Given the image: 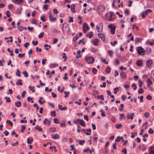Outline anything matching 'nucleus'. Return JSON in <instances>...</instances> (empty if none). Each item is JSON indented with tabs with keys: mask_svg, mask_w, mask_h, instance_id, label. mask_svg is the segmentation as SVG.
<instances>
[{
	"mask_svg": "<svg viewBox=\"0 0 154 154\" xmlns=\"http://www.w3.org/2000/svg\"><path fill=\"white\" fill-rule=\"evenodd\" d=\"M131 87L132 88H134L133 89L134 90H135L137 88V87L136 86V85L135 84H133L131 85Z\"/></svg>",
	"mask_w": 154,
	"mask_h": 154,
	"instance_id": "obj_44",
	"label": "nucleus"
},
{
	"mask_svg": "<svg viewBox=\"0 0 154 154\" xmlns=\"http://www.w3.org/2000/svg\"><path fill=\"white\" fill-rule=\"evenodd\" d=\"M10 13V11H7L6 12V14L8 17H9L10 16V15L9 14Z\"/></svg>",
	"mask_w": 154,
	"mask_h": 154,
	"instance_id": "obj_61",
	"label": "nucleus"
},
{
	"mask_svg": "<svg viewBox=\"0 0 154 154\" xmlns=\"http://www.w3.org/2000/svg\"><path fill=\"white\" fill-rule=\"evenodd\" d=\"M44 46L45 47V49L47 50H49V48H47V47H49V48H51V46L50 45H48L47 44H45L44 45Z\"/></svg>",
	"mask_w": 154,
	"mask_h": 154,
	"instance_id": "obj_29",
	"label": "nucleus"
},
{
	"mask_svg": "<svg viewBox=\"0 0 154 154\" xmlns=\"http://www.w3.org/2000/svg\"><path fill=\"white\" fill-rule=\"evenodd\" d=\"M147 99L151 100L152 99V97L150 95H147L146 97Z\"/></svg>",
	"mask_w": 154,
	"mask_h": 154,
	"instance_id": "obj_53",
	"label": "nucleus"
},
{
	"mask_svg": "<svg viewBox=\"0 0 154 154\" xmlns=\"http://www.w3.org/2000/svg\"><path fill=\"white\" fill-rule=\"evenodd\" d=\"M152 12V10L150 9H147L146 10L145 12H142V18H144L145 16L149 12L151 13Z\"/></svg>",
	"mask_w": 154,
	"mask_h": 154,
	"instance_id": "obj_9",
	"label": "nucleus"
},
{
	"mask_svg": "<svg viewBox=\"0 0 154 154\" xmlns=\"http://www.w3.org/2000/svg\"><path fill=\"white\" fill-rule=\"evenodd\" d=\"M58 66V64L57 63H52L51 64L50 66V67H54Z\"/></svg>",
	"mask_w": 154,
	"mask_h": 154,
	"instance_id": "obj_41",
	"label": "nucleus"
},
{
	"mask_svg": "<svg viewBox=\"0 0 154 154\" xmlns=\"http://www.w3.org/2000/svg\"><path fill=\"white\" fill-rule=\"evenodd\" d=\"M49 18L51 21H53L55 20L56 19V18H54L52 17L51 13H49Z\"/></svg>",
	"mask_w": 154,
	"mask_h": 154,
	"instance_id": "obj_19",
	"label": "nucleus"
},
{
	"mask_svg": "<svg viewBox=\"0 0 154 154\" xmlns=\"http://www.w3.org/2000/svg\"><path fill=\"white\" fill-rule=\"evenodd\" d=\"M33 141V140L32 139L31 140H30L29 138L27 139V143L29 144H30L32 143Z\"/></svg>",
	"mask_w": 154,
	"mask_h": 154,
	"instance_id": "obj_33",
	"label": "nucleus"
},
{
	"mask_svg": "<svg viewBox=\"0 0 154 154\" xmlns=\"http://www.w3.org/2000/svg\"><path fill=\"white\" fill-rule=\"evenodd\" d=\"M137 53L140 55H142L143 53H144L145 52L144 49L141 47H137Z\"/></svg>",
	"mask_w": 154,
	"mask_h": 154,
	"instance_id": "obj_7",
	"label": "nucleus"
},
{
	"mask_svg": "<svg viewBox=\"0 0 154 154\" xmlns=\"http://www.w3.org/2000/svg\"><path fill=\"white\" fill-rule=\"evenodd\" d=\"M120 75L121 77L124 79H125L126 77V73L125 72L122 71V72L120 73Z\"/></svg>",
	"mask_w": 154,
	"mask_h": 154,
	"instance_id": "obj_16",
	"label": "nucleus"
},
{
	"mask_svg": "<svg viewBox=\"0 0 154 154\" xmlns=\"http://www.w3.org/2000/svg\"><path fill=\"white\" fill-rule=\"evenodd\" d=\"M6 123H8L9 124V125L11 126H12L13 125V124L12 122H11L10 120H8L7 121Z\"/></svg>",
	"mask_w": 154,
	"mask_h": 154,
	"instance_id": "obj_45",
	"label": "nucleus"
},
{
	"mask_svg": "<svg viewBox=\"0 0 154 154\" xmlns=\"http://www.w3.org/2000/svg\"><path fill=\"white\" fill-rule=\"evenodd\" d=\"M73 17H70L69 18V20L68 21L69 23L72 22H73Z\"/></svg>",
	"mask_w": 154,
	"mask_h": 154,
	"instance_id": "obj_60",
	"label": "nucleus"
},
{
	"mask_svg": "<svg viewBox=\"0 0 154 154\" xmlns=\"http://www.w3.org/2000/svg\"><path fill=\"white\" fill-rule=\"evenodd\" d=\"M97 8V11L98 14H100L103 12L105 9V7L102 5L99 6Z\"/></svg>",
	"mask_w": 154,
	"mask_h": 154,
	"instance_id": "obj_4",
	"label": "nucleus"
},
{
	"mask_svg": "<svg viewBox=\"0 0 154 154\" xmlns=\"http://www.w3.org/2000/svg\"><path fill=\"white\" fill-rule=\"evenodd\" d=\"M50 130L51 132H54L56 131V128H50Z\"/></svg>",
	"mask_w": 154,
	"mask_h": 154,
	"instance_id": "obj_37",
	"label": "nucleus"
},
{
	"mask_svg": "<svg viewBox=\"0 0 154 154\" xmlns=\"http://www.w3.org/2000/svg\"><path fill=\"white\" fill-rule=\"evenodd\" d=\"M15 105L17 107H19L20 106L21 103L20 101H18L17 102H15Z\"/></svg>",
	"mask_w": 154,
	"mask_h": 154,
	"instance_id": "obj_30",
	"label": "nucleus"
},
{
	"mask_svg": "<svg viewBox=\"0 0 154 154\" xmlns=\"http://www.w3.org/2000/svg\"><path fill=\"white\" fill-rule=\"evenodd\" d=\"M94 35L93 32L92 31H91L90 33H88L87 34V36H88L90 38H92V37Z\"/></svg>",
	"mask_w": 154,
	"mask_h": 154,
	"instance_id": "obj_23",
	"label": "nucleus"
},
{
	"mask_svg": "<svg viewBox=\"0 0 154 154\" xmlns=\"http://www.w3.org/2000/svg\"><path fill=\"white\" fill-rule=\"evenodd\" d=\"M113 90L114 94H116L117 93L118 91L119 90V89L118 88L116 87Z\"/></svg>",
	"mask_w": 154,
	"mask_h": 154,
	"instance_id": "obj_42",
	"label": "nucleus"
},
{
	"mask_svg": "<svg viewBox=\"0 0 154 154\" xmlns=\"http://www.w3.org/2000/svg\"><path fill=\"white\" fill-rule=\"evenodd\" d=\"M22 129L21 130V131L22 132H23L24 130L25 129L26 126L24 125H22L21 126Z\"/></svg>",
	"mask_w": 154,
	"mask_h": 154,
	"instance_id": "obj_49",
	"label": "nucleus"
},
{
	"mask_svg": "<svg viewBox=\"0 0 154 154\" xmlns=\"http://www.w3.org/2000/svg\"><path fill=\"white\" fill-rule=\"evenodd\" d=\"M144 92V91L142 88H140L138 91V93L139 94L143 93Z\"/></svg>",
	"mask_w": 154,
	"mask_h": 154,
	"instance_id": "obj_47",
	"label": "nucleus"
},
{
	"mask_svg": "<svg viewBox=\"0 0 154 154\" xmlns=\"http://www.w3.org/2000/svg\"><path fill=\"white\" fill-rule=\"evenodd\" d=\"M35 87L34 86L32 87L31 86H29V89L32 91L34 93L35 92V90L34 89Z\"/></svg>",
	"mask_w": 154,
	"mask_h": 154,
	"instance_id": "obj_28",
	"label": "nucleus"
},
{
	"mask_svg": "<svg viewBox=\"0 0 154 154\" xmlns=\"http://www.w3.org/2000/svg\"><path fill=\"white\" fill-rule=\"evenodd\" d=\"M98 36L103 41L105 40V36L103 33H99L98 34Z\"/></svg>",
	"mask_w": 154,
	"mask_h": 154,
	"instance_id": "obj_14",
	"label": "nucleus"
},
{
	"mask_svg": "<svg viewBox=\"0 0 154 154\" xmlns=\"http://www.w3.org/2000/svg\"><path fill=\"white\" fill-rule=\"evenodd\" d=\"M136 64L138 66H141L142 65V60H138L137 61Z\"/></svg>",
	"mask_w": 154,
	"mask_h": 154,
	"instance_id": "obj_22",
	"label": "nucleus"
},
{
	"mask_svg": "<svg viewBox=\"0 0 154 154\" xmlns=\"http://www.w3.org/2000/svg\"><path fill=\"white\" fill-rule=\"evenodd\" d=\"M64 35L67 33L69 30V29L67 25L64 26L63 24L62 29Z\"/></svg>",
	"mask_w": 154,
	"mask_h": 154,
	"instance_id": "obj_5",
	"label": "nucleus"
},
{
	"mask_svg": "<svg viewBox=\"0 0 154 154\" xmlns=\"http://www.w3.org/2000/svg\"><path fill=\"white\" fill-rule=\"evenodd\" d=\"M108 53L109 55L111 57H112L113 54V52L112 51L109 50L108 51Z\"/></svg>",
	"mask_w": 154,
	"mask_h": 154,
	"instance_id": "obj_46",
	"label": "nucleus"
},
{
	"mask_svg": "<svg viewBox=\"0 0 154 154\" xmlns=\"http://www.w3.org/2000/svg\"><path fill=\"white\" fill-rule=\"evenodd\" d=\"M110 70L111 68L109 67H107L106 68L105 71L106 72L109 73L110 72Z\"/></svg>",
	"mask_w": 154,
	"mask_h": 154,
	"instance_id": "obj_36",
	"label": "nucleus"
},
{
	"mask_svg": "<svg viewBox=\"0 0 154 154\" xmlns=\"http://www.w3.org/2000/svg\"><path fill=\"white\" fill-rule=\"evenodd\" d=\"M64 93L65 94H66V95L64 97L65 98H66L68 97V94H69V91L66 92V91H64Z\"/></svg>",
	"mask_w": 154,
	"mask_h": 154,
	"instance_id": "obj_58",
	"label": "nucleus"
},
{
	"mask_svg": "<svg viewBox=\"0 0 154 154\" xmlns=\"http://www.w3.org/2000/svg\"><path fill=\"white\" fill-rule=\"evenodd\" d=\"M110 18L108 19V21H112L114 18V13L112 12H110Z\"/></svg>",
	"mask_w": 154,
	"mask_h": 154,
	"instance_id": "obj_11",
	"label": "nucleus"
},
{
	"mask_svg": "<svg viewBox=\"0 0 154 154\" xmlns=\"http://www.w3.org/2000/svg\"><path fill=\"white\" fill-rule=\"evenodd\" d=\"M97 70L96 69L94 68H93L92 72L94 74H97Z\"/></svg>",
	"mask_w": 154,
	"mask_h": 154,
	"instance_id": "obj_54",
	"label": "nucleus"
},
{
	"mask_svg": "<svg viewBox=\"0 0 154 154\" xmlns=\"http://www.w3.org/2000/svg\"><path fill=\"white\" fill-rule=\"evenodd\" d=\"M134 113H132L131 114H128L127 116V119H133V116H134Z\"/></svg>",
	"mask_w": 154,
	"mask_h": 154,
	"instance_id": "obj_12",
	"label": "nucleus"
},
{
	"mask_svg": "<svg viewBox=\"0 0 154 154\" xmlns=\"http://www.w3.org/2000/svg\"><path fill=\"white\" fill-rule=\"evenodd\" d=\"M148 133L150 134H152L153 133V131L152 128H150L148 131Z\"/></svg>",
	"mask_w": 154,
	"mask_h": 154,
	"instance_id": "obj_62",
	"label": "nucleus"
},
{
	"mask_svg": "<svg viewBox=\"0 0 154 154\" xmlns=\"http://www.w3.org/2000/svg\"><path fill=\"white\" fill-rule=\"evenodd\" d=\"M108 27L110 29V32L112 34H115L116 27L112 24H110L108 25Z\"/></svg>",
	"mask_w": 154,
	"mask_h": 154,
	"instance_id": "obj_6",
	"label": "nucleus"
},
{
	"mask_svg": "<svg viewBox=\"0 0 154 154\" xmlns=\"http://www.w3.org/2000/svg\"><path fill=\"white\" fill-rule=\"evenodd\" d=\"M46 122H48L49 124H48V125H49L51 124V121H49V120L47 119H45V120L43 121V123L45 125L47 124V123Z\"/></svg>",
	"mask_w": 154,
	"mask_h": 154,
	"instance_id": "obj_25",
	"label": "nucleus"
},
{
	"mask_svg": "<svg viewBox=\"0 0 154 154\" xmlns=\"http://www.w3.org/2000/svg\"><path fill=\"white\" fill-rule=\"evenodd\" d=\"M147 84V86L149 87V86L152 84V81L149 79H148L146 81Z\"/></svg>",
	"mask_w": 154,
	"mask_h": 154,
	"instance_id": "obj_21",
	"label": "nucleus"
},
{
	"mask_svg": "<svg viewBox=\"0 0 154 154\" xmlns=\"http://www.w3.org/2000/svg\"><path fill=\"white\" fill-rule=\"evenodd\" d=\"M17 28L20 31H22L24 29V27L22 26H17Z\"/></svg>",
	"mask_w": 154,
	"mask_h": 154,
	"instance_id": "obj_35",
	"label": "nucleus"
},
{
	"mask_svg": "<svg viewBox=\"0 0 154 154\" xmlns=\"http://www.w3.org/2000/svg\"><path fill=\"white\" fill-rule=\"evenodd\" d=\"M5 99L6 100V102L7 103L11 102V100H10V98L9 97H5Z\"/></svg>",
	"mask_w": 154,
	"mask_h": 154,
	"instance_id": "obj_48",
	"label": "nucleus"
},
{
	"mask_svg": "<svg viewBox=\"0 0 154 154\" xmlns=\"http://www.w3.org/2000/svg\"><path fill=\"white\" fill-rule=\"evenodd\" d=\"M44 33V32H42L38 36L39 38H42L43 37Z\"/></svg>",
	"mask_w": 154,
	"mask_h": 154,
	"instance_id": "obj_50",
	"label": "nucleus"
},
{
	"mask_svg": "<svg viewBox=\"0 0 154 154\" xmlns=\"http://www.w3.org/2000/svg\"><path fill=\"white\" fill-rule=\"evenodd\" d=\"M85 140H80L79 141V144L80 145H82L85 143Z\"/></svg>",
	"mask_w": 154,
	"mask_h": 154,
	"instance_id": "obj_59",
	"label": "nucleus"
},
{
	"mask_svg": "<svg viewBox=\"0 0 154 154\" xmlns=\"http://www.w3.org/2000/svg\"><path fill=\"white\" fill-rule=\"evenodd\" d=\"M63 55L62 57V58H64V62H65L66 60L67 57L66 56V53H64L63 54Z\"/></svg>",
	"mask_w": 154,
	"mask_h": 154,
	"instance_id": "obj_56",
	"label": "nucleus"
},
{
	"mask_svg": "<svg viewBox=\"0 0 154 154\" xmlns=\"http://www.w3.org/2000/svg\"><path fill=\"white\" fill-rule=\"evenodd\" d=\"M25 55V53H23V54H19L18 55V57H19L20 58H22Z\"/></svg>",
	"mask_w": 154,
	"mask_h": 154,
	"instance_id": "obj_51",
	"label": "nucleus"
},
{
	"mask_svg": "<svg viewBox=\"0 0 154 154\" xmlns=\"http://www.w3.org/2000/svg\"><path fill=\"white\" fill-rule=\"evenodd\" d=\"M103 24L102 23H98L96 26V30L99 32H101L103 31Z\"/></svg>",
	"mask_w": 154,
	"mask_h": 154,
	"instance_id": "obj_3",
	"label": "nucleus"
},
{
	"mask_svg": "<svg viewBox=\"0 0 154 154\" xmlns=\"http://www.w3.org/2000/svg\"><path fill=\"white\" fill-rule=\"evenodd\" d=\"M99 41L97 39H95L93 40V43L95 46H97L98 44Z\"/></svg>",
	"mask_w": 154,
	"mask_h": 154,
	"instance_id": "obj_20",
	"label": "nucleus"
},
{
	"mask_svg": "<svg viewBox=\"0 0 154 154\" xmlns=\"http://www.w3.org/2000/svg\"><path fill=\"white\" fill-rule=\"evenodd\" d=\"M73 122L75 124H77L79 123L83 127H85L86 126L85 122L82 119H78L76 121H74Z\"/></svg>",
	"mask_w": 154,
	"mask_h": 154,
	"instance_id": "obj_2",
	"label": "nucleus"
},
{
	"mask_svg": "<svg viewBox=\"0 0 154 154\" xmlns=\"http://www.w3.org/2000/svg\"><path fill=\"white\" fill-rule=\"evenodd\" d=\"M23 74L24 75L25 77H27L28 75L27 72L26 71H24L23 72Z\"/></svg>",
	"mask_w": 154,
	"mask_h": 154,
	"instance_id": "obj_57",
	"label": "nucleus"
},
{
	"mask_svg": "<svg viewBox=\"0 0 154 154\" xmlns=\"http://www.w3.org/2000/svg\"><path fill=\"white\" fill-rule=\"evenodd\" d=\"M146 149V147L144 144H142L139 146V149L142 151H144Z\"/></svg>",
	"mask_w": 154,
	"mask_h": 154,
	"instance_id": "obj_18",
	"label": "nucleus"
},
{
	"mask_svg": "<svg viewBox=\"0 0 154 154\" xmlns=\"http://www.w3.org/2000/svg\"><path fill=\"white\" fill-rule=\"evenodd\" d=\"M15 3L16 4H21L23 3L22 0H15Z\"/></svg>",
	"mask_w": 154,
	"mask_h": 154,
	"instance_id": "obj_34",
	"label": "nucleus"
},
{
	"mask_svg": "<svg viewBox=\"0 0 154 154\" xmlns=\"http://www.w3.org/2000/svg\"><path fill=\"white\" fill-rule=\"evenodd\" d=\"M20 71L18 69H17V71L16 72V75L17 76H18L19 77L20 76Z\"/></svg>",
	"mask_w": 154,
	"mask_h": 154,
	"instance_id": "obj_43",
	"label": "nucleus"
},
{
	"mask_svg": "<svg viewBox=\"0 0 154 154\" xmlns=\"http://www.w3.org/2000/svg\"><path fill=\"white\" fill-rule=\"evenodd\" d=\"M51 137L53 139H58L59 138V135L56 134L55 135H52Z\"/></svg>",
	"mask_w": 154,
	"mask_h": 154,
	"instance_id": "obj_17",
	"label": "nucleus"
},
{
	"mask_svg": "<svg viewBox=\"0 0 154 154\" xmlns=\"http://www.w3.org/2000/svg\"><path fill=\"white\" fill-rule=\"evenodd\" d=\"M34 129H35L38 130L39 131H41L42 130V128L38 125L36 126Z\"/></svg>",
	"mask_w": 154,
	"mask_h": 154,
	"instance_id": "obj_26",
	"label": "nucleus"
},
{
	"mask_svg": "<svg viewBox=\"0 0 154 154\" xmlns=\"http://www.w3.org/2000/svg\"><path fill=\"white\" fill-rule=\"evenodd\" d=\"M122 125L120 124H116L115 125V128L117 129L120 128L122 127Z\"/></svg>",
	"mask_w": 154,
	"mask_h": 154,
	"instance_id": "obj_31",
	"label": "nucleus"
},
{
	"mask_svg": "<svg viewBox=\"0 0 154 154\" xmlns=\"http://www.w3.org/2000/svg\"><path fill=\"white\" fill-rule=\"evenodd\" d=\"M97 97V98L98 99H100L101 100H104V98L103 97V95H101L100 96H98Z\"/></svg>",
	"mask_w": 154,
	"mask_h": 154,
	"instance_id": "obj_38",
	"label": "nucleus"
},
{
	"mask_svg": "<svg viewBox=\"0 0 154 154\" xmlns=\"http://www.w3.org/2000/svg\"><path fill=\"white\" fill-rule=\"evenodd\" d=\"M54 41L53 42V44H56L58 41V40L57 38H54L53 39Z\"/></svg>",
	"mask_w": 154,
	"mask_h": 154,
	"instance_id": "obj_63",
	"label": "nucleus"
},
{
	"mask_svg": "<svg viewBox=\"0 0 154 154\" xmlns=\"http://www.w3.org/2000/svg\"><path fill=\"white\" fill-rule=\"evenodd\" d=\"M143 40V38L137 37L135 39V44L140 42Z\"/></svg>",
	"mask_w": 154,
	"mask_h": 154,
	"instance_id": "obj_15",
	"label": "nucleus"
},
{
	"mask_svg": "<svg viewBox=\"0 0 154 154\" xmlns=\"http://www.w3.org/2000/svg\"><path fill=\"white\" fill-rule=\"evenodd\" d=\"M143 84V82L141 81L140 80H139V81L138 82V84H139V86L141 88L142 85Z\"/></svg>",
	"mask_w": 154,
	"mask_h": 154,
	"instance_id": "obj_55",
	"label": "nucleus"
},
{
	"mask_svg": "<svg viewBox=\"0 0 154 154\" xmlns=\"http://www.w3.org/2000/svg\"><path fill=\"white\" fill-rule=\"evenodd\" d=\"M22 81V80L21 79H19L18 80V81L16 83V85H22L23 84L21 83Z\"/></svg>",
	"mask_w": 154,
	"mask_h": 154,
	"instance_id": "obj_27",
	"label": "nucleus"
},
{
	"mask_svg": "<svg viewBox=\"0 0 154 154\" xmlns=\"http://www.w3.org/2000/svg\"><path fill=\"white\" fill-rule=\"evenodd\" d=\"M58 107L61 110H66L67 109V107H65L63 108L62 107V105H59Z\"/></svg>",
	"mask_w": 154,
	"mask_h": 154,
	"instance_id": "obj_24",
	"label": "nucleus"
},
{
	"mask_svg": "<svg viewBox=\"0 0 154 154\" xmlns=\"http://www.w3.org/2000/svg\"><path fill=\"white\" fill-rule=\"evenodd\" d=\"M86 62L88 64H91L93 63L94 61V57H92L87 56L85 58Z\"/></svg>",
	"mask_w": 154,
	"mask_h": 154,
	"instance_id": "obj_1",
	"label": "nucleus"
},
{
	"mask_svg": "<svg viewBox=\"0 0 154 154\" xmlns=\"http://www.w3.org/2000/svg\"><path fill=\"white\" fill-rule=\"evenodd\" d=\"M123 137H120L119 136L117 137V138L115 139V142H119L120 141V139H122Z\"/></svg>",
	"mask_w": 154,
	"mask_h": 154,
	"instance_id": "obj_39",
	"label": "nucleus"
},
{
	"mask_svg": "<svg viewBox=\"0 0 154 154\" xmlns=\"http://www.w3.org/2000/svg\"><path fill=\"white\" fill-rule=\"evenodd\" d=\"M149 154H154V146H150L149 148Z\"/></svg>",
	"mask_w": 154,
	"mask_h": 154,
	"instance_id": "obj_13",
	"label": "nucleus"
},
{
	"mask_svg": "<svg viewBox=\"0 0 154 154\" xmlns=\"http://www.w3.org/2000/svg\"><path fill=\"white\" fill-rule=\"evenodd\" d=\"M143 126L144 129H146L147 128V122H146L143 125Z\"/></svg>",
	"mask_w": 154,
	"mask_h": 154,
	"instance_id": "obj_32",
	"label": "nucleus"
},
{
	"mask_svg": "<svg viewBox=\"0 0 154 154\" xmlns=\"http://www.w3.org/2000/svg\"><path fill=\"white\" fill-rule=\"evenodd\" d=\"M83 31L85 33H86V31L89 30V27L86 23H84L83 24Z\"/></svg>",
	"mask_w": 154,
	"mask_h": 154,
	"instance_id": "obj_10",
	"label": "nucleus"
},
{
	"mask_svg": "<svg viewBox=\"0 0 154 154\" xmlns=\"http://www.w3.org/2000/svg\"><path fill=\"white\" fill-rule=\"evenodd\" d=\"M101 60L103 62V63H105L106 64H107L108 63V62L106 61L105 59H103L102 58H101Z\"/></svg>",
	"mask_w": 154,
	"mask_h": 154,
	"instance_id": "obj_52",
	"label": "nucleus"
},
{
	"mask_svg": "<svg viewBox=\"0 0 154 154\" xmlns=\"http://www.w3.org/2000/svg\"><path fill=\"white\" fill-rule=\"evenodd\" d=\"M152 63L153 61L152 60H148L146 62V66L149 68L151 67Z\"/></svg>",
	"mask_w": 154,
	"mask_h": 154,
	"instance_id": "obj_8",
	"label": "nucleus"
},
{
	"mask_svg": "<svg viewBox=\"0 0 154 154\" xmlns=\"http://www.w3.org/2000/svg\"><path fill=\"white\" fill-rule=\"evenodd\" d=\"M149 113L148 112H146L144 114V116L146 118L149 117Z\"/></svg>",
	"mask_w": 154,
	"mask_h": 154,
	"instance_id": "obj_40",
	"label": "nucleus"
},
{
	"mask_svg": "<svg viewBox=\"0 0 154 154\" xmlns=\"http://www.w3.org/2000/svg\"><path fill=\"white\" fill-rule=\"evenodd\" d=\"M122 152L124 153V154H126L127 153V149L126 148H124L122 149Z\"/></svg>",
	"mask_w": 154,
	"mask_h": 154,
	"instance_id": "obj_64",
	"label": "nucleus"
}]
</instances>
